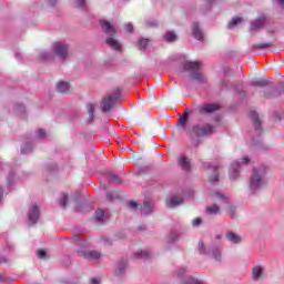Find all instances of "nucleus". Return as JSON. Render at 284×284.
I'll list each match as a JSON object with an SVG mask.
<instances>
[{
	"label": "nucleus",
	"instance_id": "obj_52",
	"mask_svg": "<svg viewBox=\"0 0 284 284\" xmlns=\"http://www.w3.org/2000/svg\"><path fill=\"white\" fill-rule=\"evenodd\" d=\"M124 30H125L126 32H129V33H132V32H134V26H133L132 23H126V24L124 26Z\"/></svg>",
	"mask_w": 284,
	"mask_h": 284
},
{
	"label": "nucleus",
	"instance_id": "obj_23",
	"mask_svg": "<svg viewBox=\"0 0 284 284\" xmlns=\"http://www.w3.org/2000/svg\"><path fill=\"white\" fill-rule=\"evenodd\" d=\"M263 274H265V267H263L262 265H257V266L253 267V270H252L253 281H260L261 276H263Z\"/></svg>",
	"mask_w": 284,
	"mask_h": 284
},
{
	"label": "nucleus",
	"instance_id": "obj_21",
	"mask_svg": "<svg viewBox=\"0 0 284 284\" xmlns=\"http://www.w3.org/2000/svg\"><path fill=\"white\" fill-rule=\"evenodd\" d=\"M116 270L115 276H121L122 274H125V270H128V258L122 257L116 263Z\"/></svg>",
	"mask_w": 284,
	"mask_h": 284
},
{
	"label": "nucleus",
	"instance_id": "obj_48",
	"mask_svg": "<svg viewBox=\"0 0 284 284\" xmlns=\"http://www.w3.org/2000/svg\"><path fill=\"white\" fill-rule=\"evenodd\" d=\"M144 23L146 28H159V21L156 20H146Z\"/></svg>",
	"mask_w": 284,
	"mask_h": 284
},
{
	"label": "nucleus",
	"instance_id": "obj_45",
	"mask_svg": "<svg viewBox=\"0 0 284 284\" xmlns=\"http://www.w3.org/2000/svg\"><path fill=\"white\" fill-rule=\"evenodd\" d=\"M45 169H47V171H49L51 174H53L54 172H59V165H57L55 163L47 164Z\"/></svg>",
	"mask_w": 284,
	"mask_h": 284
},
{
	"label": "nucleus",
	"instance_id": "obj_16",
	"mask_svg": "<svg viewBox=\"0 0 284 284\" xmlns=\"http://www.w3.org/2000/svg\"><path fill=\"white\" fill-rule=\"evenodd\" d=\"M219 110H221V105L216 103H209L200 106L199 112L200 114H214V112H219Z\"/></svg>",
	"mask_w": 284,
	"mask_h": 284
},
{
	"label": "nucleus",
	"instance_id": "obj_59",
	"mask_svg": "<svg viewBox=\"0 0 284 284\" xmlns=\"http://www.w3.org/2000/svg\"><path fill=\"white\" fill-rule=\"evenodd\" d=\"M0 283H8V274H0Z\"/></svg>",
	"mask_w": 284,
	"mask_h": 284
},
{
	"label": "nucleus",
	"instance_id": "obj_28",
	"mask_svg": "<svg viewBox=\"0 0 284 284\" xmlns=\"http://www.w3.org/2000/svg\"><path fill=\"white\" fill-rule=\"evenodd\" d=\"M179 205H183V197H179L176 195L171 196L168 206L169 207H179Z\"/></svg>",
	"mask_w": 284,
	"mask_h": 284
},
{
	"label": "nucleus",
	"instance_id": "obj_2",
	"mask_svg": "<svg viewBox=\"0 0 284 284\" xmlns=\"http://www.w3.org/2000/svg\"><path fill=\"white\" fill-rule=\"evenodd\" d=\"M100 26L102 28V32L106 34L105 43L109 48H112V50H115L116 52H121V42L119 40L114 39V36L116 34V28L110 23L108 20H100Z\"/></svg>",
	"mask_w": 284,
	"mask_h": 284
},
{
	"label": "nucleus",
	"instance_id": "obj_18",
	"mask_svg": "<svg viewBox=\"0 0 284 284\" xmlns=\"http://www.w3.org/2000/svg\"><path fill=\"white\" fill-rule=\"evenodd\" d=\"M94 219H95L97 223L103 224L106 221H110V214L108 212H105L104 210L98 209L94 212Z\"/></svg>",
	"mask_w": 284,
	"mask_h": 284
},
{
	"label": "nucleus",
	"instance_id": "obj_11",
	"mask_svg": "<svg viewBox=\"0 0 284 284\" xmlns=\"http://www.w3.org/2000/svg\"><path fill=\"white\" fill-rule=\"evenodd\" d=\"M41 219V210L39 205L32 204L28 211V225H37Z\"/></svg>",
	"mask_w": 284,
	"mask_h": 284
},
{
	"label": "nucleus",
	"instance_id": "obj_57",
	"mask_svg": "<svg viewBox=\"0 0 284 284\" xmlns=\"http://www.w3.org/2000/svg\"><path fill=\"white\" fill-rule=\"evenodd\" d=\"M129 207H131V210H136L139 207V203L134 202V201H130L128 203Z\"/></svg>",
	"mask_w": 284,
	"mask_h": 284
},
{
	"label": "nucleus",
	"instance_id": "obj_46",
	"mask_svg": "<svg viewBox=\"0 0 284 284\" xmlns=\"http://www.w3.org/2000/svg\"><path fill=\"white\" fill-rule=\"evenodd\" d=\"M227 214L231 219H236V206L234 205H229L227 207Z\"/></svg>",
	"mask_w": 284,
	"mask_h": 284
},
{
	"label": "nucleus",
	"instance_id": "obj_1",
	"mask_svg": "<svg viewBox=\"0 0 284 284\" xmlns=\"http://www.w3.org/2000/svg\"><path fill=\"white\" fill-rule=\"evenodd\" d=\"M197 252L202 256H209V258H213L216 263H223V248H221L220 244H211L209 247L205 246V242L203 240L199 241Z\"/></svg>",
	"mask_w": 284,
	"mask_h": 284
},
{
	"label": "nucleus",
	"instance_id": "obj_8",
	"mask_svg": "<svg viewBox=\"0 0 284 284\" xmlns=\"http://www.w3.org/2000/svg\"><path fill=\"white\" fill-rule=\"evenodd\" d=\"M74 212L83 213V212H92V204L84 202L83 197H81V193L77 192L74 196Z\"/></svg>",
	"mask_w": 284,
	"mask_h": 284
},
{
	"label": "nucleus",
	"instance_id": "obj_25",
	"mask_svg": "<svg viewBox=\"0 0 284 284\" xmlns=\"http://www.w3.org/2000/svg\"><path fill=\"white\" fill-rule=\"evenodd\" d=\"M250 85L252 88H271L272 81L267 79H261V80L251 82Z\"/></svg>",
	"mask_w": 284,
	"mask_h": 284
},
{
	"label": "nucleus",
	"instance_id": "obj_63",
	"mask_svg": "<svg viewBox=\"0 0 284 284\" xmlns=\"http://www.w3.org/2000/svg\"><path fill=\"white\" fill-rule=\"evenodd\" d=\"M14 57H16V59H17L18 61H23V55H22L21 53L16 52V53H14Z\"/></svg>",
	"mask_w": 284,
	"mask_h": 284
},
{
	"label": "nucleus",
	"instance_id": "obj_14",
	"mask_svg": "<svg viewBox=\"0 0 284 284\" xmlns=\"http://www.w3.org/2000/svg\"><path fill=\"white\" fill-rule=\"evenodd\" d=\"M266 99H274V97H281L284 94V81L280 83L278 88L271 87L267 91H265Z\"/></svg>",
	"mask_w": 284,
	"mask_h": 284
},
{
	"label": "nucleus",
	"instance_id": "obj_61",
	"mask_svg": "<svg viewBox=\"0 0 284 284\" xmlns=\"http://www.w3.org/2000/svg\"><path fill=\"white\" fill-rule=\"evenodd\" d=\"M252 145H261V140H256V138H252Z\"/></svg>",
	"mask_w": 284,
	"mask_h": 284
},
{
	"label": "nucleus",
	"instance_id": "obj_30",
	"mask_svg": "<svg viewBox=\"0 0 284 284\" xmlns=\"http://www.w3.org/2000/svg\"><path fill=\"white\" fill-rule=\"evenodd\" d=\"M40 61H54V53L50 51H42L39 53Z\"/></svg>",
	"mask_w": 284,
	"mask_h": 284
},
{
	"label": "nucleus",
	"instance_id": "obj_37",
	"mask_svg": "<svg viewBox=\"0 0 284 284\" xmlns=\"http://www.w3.org/2000/svg\"><path fill=\"white\" fill-rule=\"evenodd\" d=\"M14 179H16L14 171H10L8 176H7V183H8V191L9 192H12V185H14Z\"/></svg>",
	"mask_w": 284,
	"mask_h": 284
},
{
	"label": "nucleus",
	"instance_id": "obj_44",
	"mask_svg": "<svg viewBox=\"0 0 284 284\" xmlns=\"http://www.w3.org/2000/svg\"><path fill=\"white\" fill-rule=\"evenodd\" d=\"M3 252H8V254H14V244L7 241L6 242V247L3 248Z\"/></svg>",
	"mask_w": 284,
	"mask_h": 284
},
{
	"label": "nucleus",
	"instance_id": "obj_40",
	"mask_svg": "<svg viewBox=\"0 0 284 284\" xmlns=\"http://www.w3.org/2000/svg\"><path fill=\"white\" fill-rule=\"evenodd\" d=\"M94 109H95V106L93 103L87 104V110L89 112L88 123H92V121L94 120Z\"/></svg>",
	"mask_w": 284,
	"mask_h": 284
},
{
	"label": "nucleus",
	"instance_id": "obj_43",
	"mask_svg": "<svg viewBox=\"0 0 284 284\" xmlns=\"http://www.w3.org/2000/svg\"><path fill=\"white\" fill-rule=\"evenodd\" d=\"M187 121H190V120H187V118H183V116L179 115L176 126L185 130V128H187Z\"/></svg>",
	"mask_w": 284,
	"mask_h": 284
},
{
	"label": "nucleus",
	"instance_id": "obj_60",
	"mask_svg": "<svg viewBox=\"0 0 284 284\" xmlns=\"http://www.w3.org/2000/svg\"><path fill=\"white\" fill-rule=\"evenodd\" d=\"M90 284H101V278L93 277V278H91Z\"/></svg>",
	"mask_w": 284,
	"mask_h": 284
},
{
	"label": "nucleus",
	"instance_id": "obj_3",
	"mask_svg": "<svg viewBox=\"0 0 284 284\" xmlns=\"http://www.w3.org/2000/svg\"><path fill=\"white\" fill-rule=\"evenodd\" d=\"M267 174V169L265 166H258V168H253V173L250 179V192L251 194H256L263 185H266L265 176Z\"/></svg>",
	"mask_w": 284,
	"mask_h": 284
},
{
	"label": "nucleus",
	"instance_id": "obj_15",
	"mask_svg": "<svg viewBox=\"0 0 284 284\" xmlns=\"http://www.w3.org/2000/svg\"><path fill=\"white\" fill-rule=\"evenodd\" d=\"M209 168L213 170V173L209 176V183H211V185H216V183L221 181L219 164L209 163Z\"/></svg>",
	"mask_w": 284,
	"mask_h": 284
},
{
	"label": "nucleus",
	"instance_id": "obj_10",
	"mask_svg": "<svg viewBox=\"0 0 284 284\" xmlns=\"http://www.w3.org/2000/svg\"><path fill=\"white\" fill-rule=\"evenodd\" d=\"M248 118L251 119L253 123V128L255 130V134L257 138H261L263 134V122L261 121V118L258 116V112L251 111L248 113Z\"/></svg>",
	"mask_w": 284,
	"mask_h": 284
},
{
	"label": "nucleus",
	"instance_id": "obj_13",
	"mask_svg": "<svg viewBox=\"0 0 284 284\" xmlns=\"http://www.w3.org/2000/svg\"><path fill=\"white\" fill-rule=\"evenodd\" d=\"M265 23H267V16L262 14L261 17L250 22L248 31L251 33L260 32L262 28H265Z\"/></svg>",
	"mask_w": 284,
	"mask_h": 284
},
{
	"label": "nucleus",
	"instance_id": "obj_29",
	"mask_svg": "<svg viewBox=\"0 0 284 284\" xmlns=\"http://www.w3.org/2000/svg\"><path fill=\"white\" fill-rule=\"evenodd\" d=\"M34 144L32 142H24L21 146V154H32Z\"/></svg>",
	"mask_w": 284,
	"mask_h": 284
},
{
	"label": "nucleus",
	"instance_id": "obj_31",
	"mask_svg": "<svg viewBox=\"0 0 284 284\" xmlns=\"http://www.w3.org/2000/svg\"><path fill=\"white\" fill-rule=\"evenodd\" d=\"M179 165L182 168V170H184L185 172L190 171L191 164H190V160H187V158L185 155H182L179 159Z\"/></svg>",
	"mask_w": 284,
	"mask_h": 284
},
{
	"label": "nucleus",
	"instance_id": "obj_34",
	"mask_svg": "<svg viewBox=\"0 0 284 284\" xmlns=\"http://www.w3.org/2000/svg\"><path fill=\"white\" fill-rule=\"evenodd\" d=\"M179 232H176V231H171L170 232V234H169V236H168V239H166V243L169 244V245H172V244H174V243H176V241H179Z\"/></svg>",
	"mask_w": 284,
	"mask_h": 284
},
{
	"label": "nucleus",
	"instance_id": "obj_17",
	"mask_svg": "<svg viewBox=\"0 0 284 284\" xmlns=\"http://www.w3.org/2000/svg\"><path fill=\"white\" fill-rule=\"evenodd\" d=\"M78 256H82L83 258H88L89 261H99V258H101V253L97 252V251H83L80 250L78 251Z\"/></svg>",
	"mask_w": 284,
	"mask_h": 284
},
{
	"label": "nucleus",
	"instance_id": "obj_41",
	"mask_svg": "<svg viewBox=\"0 0 284 284\" xmlns=\"http://www.w3.org/2000/svg\"><path fill=\"white\" fill-rule=\"evenodd\" d=\"M37 256L41 261H48V258H50V255H48V251H45L44 248H39L37 251Z\"/></svg>",
	"mask_w": 284,
	"mask_h": 284
},
{
	"label": "nucleus",
	"instance_id": "obj_64",
	"mask_svg": "<svg viewBox=\"0 0 284 284\" xmlns=\"http://www.w3.org/2000/svg\"><path fill=\"white\" fill-rule=\"evenodd\" d=\"M276 3H278V6H281L282 8H284V0H275Z\"/></svg>",
	"mask_w": 284,
	"mask_h": 284
},
{
	"label": "nucleus",
	"instance_id": "obj_19",
	"mask_svg": "<svg viewBox=\"0 0 284 284\" xmlns=\"http://www.w3.org/2000/svg\"><path fill=\"white\" fill-rule=\"evenodd\" d=\"M192 37L196 39V41H203L204 34L203 30H201V24L199 22L192 23Z\"/></svg>",
	"mask_w": 284,
	"mask_h": 284
},
{
	"label": "nucleus",
	"instance_id": "obj_50",
	"mask_svg": "<svg viewBox=\"0 0 284 284\" xmlns=\"http://www.w3.org/2000/svg\"><path fill=\"white\" fill-rule=\"evenodd\" d=\"M150 172V166H141L138 169L136 174H148Z\"/></svg>",
	"mask_w": 284,
	"mask_h": 284
},
{
	"label": "nucleus",
	"instance_id": "obj_54",
	"mask_svg": "<svg viewBox=\"0 0 284 284\" xmlns=\"http://www.w3.org/2000/svg\"><path fill=\"white\" fill-rule=\"evenodd\" d=\"M202 223H203V219H201V217H196L193 220L194 227H199V225H201Z\"/></svg>",
	"mask_w": 284,
	"mask_h": 284
},
{
	"label": "nucleus",
	"instance_id": "obj_26",
	"mask_svg": "<svg viewBox=\"0 0 284 284\" xmlns=\"http://www.w3.org/2000/svg\"><path fill=\"white\" fill-rule=\"evenodd\" d=\"M163 39L166 43H175V41H179V36L174 31H168Z\"/></svg>",
	"mask_w": 284,
	"mask_h": 284
},
{
	"label": "nucleus",
	"instance_id": "obj_7",
	"mask_svg": "<svg viewBox=\"0 0 284 284\" xmlns=\"http://www.w3.org/2000/svg\"><path fill=\"white\" fill-rule=\"evenodd\" d=\"M250 163V158L248 156H244L242 159V161H234L229 170V174H230V180L231 181H236V179H239L241 176V168H243V165H247Z\"/></svg>",
	"mask_w": 284,
	"mask_h": 284
},
{
	"label": "nucleus",
	"instance_id": "obj_32",
	"mask_svg": "<svg viewBox=\"0 0 284 284\" xmlns=\"http://www.w3.org/2000/svg\"><path fill=\"white\" fill-rule=\"evenodd\" d=\"M240 23H243V18L242 17H234L231 19V21L227 24V30H234L236 26H240Z\"/></svg>",
	"mask_w": 284,
	"mask_h": 284
},
{
	"label": "nucleus",
	"instance_id": "obj_53",
	"mask_svg": "<svg viewBox=\"0 0 284 284\" xmlns=\"http://www.w3.org/2000/svg\"><path fill=\"white\" fill-rule=\"evenodd\" d=\"M10 263V260L6 257V255L0 254V265Z\"/></svg>",
	"mask_w": 284,
	"mask_h": 284
},
{
	"label": "nucleus",
	"instance_id": "obj_35",
	"mask_svg": "<svg viewBox=\"0 0 284 284\" xmlns=\"http://www.w3.org/2000/svg\"><path fill=\"white\" fill-rule=\"evenodd\" d=\"M13 111L18 116H26V105L24 104H21V103L16 104Z\"/></svg>",
	"mask_w": 284,
	"mask_h": 284
},
{
	"label": "nucleus",
	"instance_id": "obj_39",
	"mask_svg": "<svg viewBox=\"0 0 284 284\" xmlns=\"http://www.w3.org/2000/svg\"><path fill=\"white\" fill-rule=\"evenodd\" d=\"M175 274L178 276V278H180V281H185V278H187V270L185 267H180L175 271Z\"/></svg>",
	"mask_w": 284,
	"mask_h": 284
},
{
	"label": "nucleus",
	"instance_id": "obj_58",
	"mask_svg": "<svg viewBox=\"0 0 284 284\" xmlns=\"http://www.w3.org/2000/svg\"><path fill=\"white\" fill-rule=\"evenodd\" d=\"M106 201H109V203H112V201H114V194L112 192L106 193Z\"/></svg>",
	"mask_w": 284,
	"mask_h": 284
},
{
	"label": "nucleus",
	"instance_id": "obj_24",
	"mask_svg": "<svg viewBox=\"0 0 284 284\" xmlns=\"http://www.w3.org/2000/svg\"><path fill=\"white\" fill-rule=\"evenodd\" d=\"M105 179L109 181V183H113L114 185H121V183H123V179L116 175V173H106Z\"/></svg>",
	"mask_w": 284,
	"mask_h": 284
},
{
	"label": "nucleus",
	"instance_id": "obj_62",
	"mask_svg": "<svg viewBox=\"0 0 284 284\" xmlns=\"http://www.w3.org/2000/svg\"><path fill=\"white\" fill-rule=\"evenodd\" d=\"M230 71H231L230 67L223 68V72H224L225 77H230Z\"/></svg>",
	"mask_w": 284,
	"mask_h": 284
},
{
	"label": "nucleus",
	"instance_id": "obj_9",
	"mask_svg": "<svg viewBox=\"0 0 284 284\" xmlns=\"http://www.w3.org/2000/svg\"><path fill=\"white\" fill-rule=\"evenodd\" d=\"M52 52H53V54L59 57V59H61V61H65V59H68V54H69V45L63 42H55V43H53Z\"/></svg>",
	"mask_w": 284,
	"mask_h": 284
},
{
	"label": "nucleus",
	"instance_id": "obj_6",
	"mask_svg": "<svg viewBox=\"0 0 284 284\" xmlns=\"http://www.w3.org/2000/svg\"><path fill=\"white\" fill-rule=\"evenodd\" d=\"M121 99V89H115L108 98H103L101 102V110L104 114H108L114 108V102Z\"/></svg>",
	"mask_w": 284,
	"mask_h": 284
},
{
	"label": "nucleus",
	"instance_id": "obj_47",
	"mask_svg": "<svg viewBox=\"0 0 284 284\" xmlns=\"http://www.w3.org/2000/svg\"><path fill=\"white\" fill-rule=\"evenodd\" d=\"M59 205H60V207H62V210H65V207H68V194H64V195L60 199Z\"/></svg>",
	"mask_w": 284,
	"mask_h": 284
},
{
	"label": "nucleus",
	"instance_id": "obj_33",
	"mask_svg": "<svg viewBox=\"0 0 284 284\" xmlns=\"http://www.w3.org/2000/svg\"><path fill=\"white\" fill-rule=\"evenodd\" d=\"M148 45H150V39L148 38H139L138 39V48L141 51L148 50Z\"/></svg>",
	"mask_w": 284,
	"mask_h": 284
},
{
	"label": "nucleus",
	"instance_id": "obj_56",
	"mask_svg": "<svg viewBox=\"0 0 284 284\" xmlns=\"http://www.w3.org/2000/svg\"><path fill=\"white\" fill-rule=\"evenodd\" d=\"M215 196H217V199H221L222 201H227V196L219 191L215 192Z\"/></svg>",
	"mask_w": 284,
	"mask_h": 284
},
{
	"label": "nucleus",
	"instance_id": "obj_38",
	"mask_svg": "<svg viewBox=\"0 0 284 284\" xmlns=\"http://www.w3.org/2000/svg\"><path fill=\"white\" fill-rule=\"evenodd\" d=\"M134 258H140L142 261H150V252L148 251H140L134 253Z\"/></svg>",
	"mask_w": 284,
	"mask_h": 284
},
{
	"label": "nucleus",
	"instance_id": "obj_20",
	"mask_svg": "<svg viewBox=\"0 0 284 284\" xmlns=\"http://www.w3.org/2000/svg\"><path fill=\"white\" fill-rule=\"evenodd\" d=\"M154 212V202L146 200L143 202V205L141 206V214L143 216H150Z\"/></svg>",
	"mask_w": 284,
	"mask_h": 284
},
{
	"label": "nucleus",
	"instance_id": "obj_5",
	"mask_svg": "<svg viewBox=\"0 0 284 284\" xmlns=\"http://www.w3.org/2000/svg\"><path fill=\"white\" fill-rule=\"evenodd\" d=\"M183 70L184 72H192L191 79L197 81V83H207V79L203 75V73L199 72V70H201V61H186L183 64Z\"/></svg>",
	"mask_w": 284,
	"mask_h": 284
},
{
	"label": "nucleus",
	"instance_id": "obj_12",
	"mask_svg": "<svg viewBox=\"0 0 284 284\" xmlns=\"http://www.w3.org/2000/svg\"><path fill=\"white\" fill-rule=\"evenodd\" d=\"M221 88H223L224 90H235V92H237V94H240V97H242V99H246L247 93L245 91H243V87L241 84H236L234 82H229L225 79L221 80Z\"/></svg>",
	"mask_w": 284,
	"mask_h": 284
},
{
	"label": "nucleus",
	"instance_id": "obj_22",
	"mask_svg": "<svg viewBox=\"0 0 284 284\" xmlns=\"http://www.w3.org/2000/svg\"><path fill=\"white\" fill-rule=\"evenodd\" d=\"M226 241H229V243H233V245H239L243 242V237L231 231L226 233Z\"/></svg>",
	"mask_w": 284,
	"mask_h": 284
},
{
	"label": "nucleus",
	"instance_id": "obj_42",
	"mask_svg": "<svg viewBox=\"0 0 284 284\" xmlns=\"http://www.w3.org/2000/svg\"><path fill=\"white\" fill-rule=\"evenodd\" d=\"M220 210L221 207H219V205L207 206L206 214H209V216H214L219 214Z\"/></svg>",
	"mask_w": 284,
	"mask_h": 284
},
{
	"label": "nucleus",
	"instance_id": "obj_49",
	"mask_svg": "<svg viewBox=\"0 0 284 284\" xmlns=\"http://www.w3.org/2000/svg\"><path fill=\"white\" fill-rule=\"evenodd\" d=\"M36 136L38 139H45V136H48V133H45V130L39 129L38 131H36Z\"/></svg>",
	"mask_w": 284,
	"mask_h": 284
},
{
	"label": "nucleus",
	"instance_id": "obj_36",
	"mask_svg": "<svg viewBox=\"0 0 284 284\" xmlns=\"http://www.w3.org/2000/svg\"><path fill=\"white\" fill-rule=\"evenodd\" d=\"M272 47H274V42H262L260 44H253L252 50H265Z\"/></svg>",
	"mask_w": 284,
	"mask_h": 284
},
{
	"label": "nucleus",
	"instance_id": "obj_55",
	"mask_svg": "<svg viewBox=\"0 0 284 284\" xmlns=\"http://www.w3.org/2000/svg\"><path fill=\"white\" fill-rule=\"evenodd\" d=\"M78 8L85 10V0H77Z\"/></svg>",
	"mask_w": 284,
	"mask_h": 284
},
{
	"label": "nucleus",
	"instance_id": "obj_4",
	"mask_svg": "<svg viewBox=\"0 0 284 284\" xmlns=\"http://www.w3.org/2000/svg\"><path fill=\"white\" fill-rule=\"evenodd\" d=\"M186 134L190 139H203L205 136H212L214 134V125L206 123V124H193L191 131H186Z\"/></svg>",
	"mask_w": 284,
	"mask_h": 284
},
{
	"label": "nucleus",
	"instance_id": "obj_51",
	"mask_svg": "<svg viewBox=\"0 0 284 284\" xmlns=\"http://www.w3.org/2000/svg\"><path fill=\"white\" fill-rule=\"evenodd\" d=\"M190 114H192V110L186 109V110L183 112V114H179V116H182V118H184V119L190 120Z\"/></svg>",
	"mask_w": 284,
	"mask_h": 284
},
{
	"label": "nucleus",
	"instance_id": "obj_27",
	"mask_svg": "<svg viewBox=\"0 0 284 284\" xmlns=\"http://www.w3.org/2000/svg\"><path fill=\"white\" fill-rule=\"evenodd\" d=\"M57 91L60 94H65V92H70V83L65 82V81H60L57 84Z\"/></svg>",
	"mask_w": 284,
	"mask_h": 284
}]
</instances>
